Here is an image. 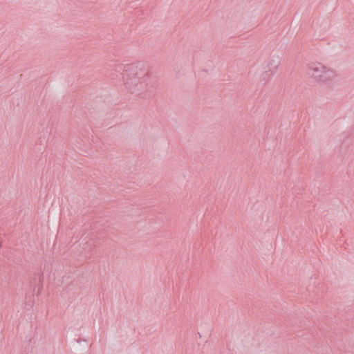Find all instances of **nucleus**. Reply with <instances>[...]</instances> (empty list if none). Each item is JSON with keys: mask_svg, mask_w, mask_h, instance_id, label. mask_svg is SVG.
Instances as JSON below:
<instances>
[{"mask_svg": "<svg viewBox=\"0 0 354 354\" xmlns=\"http://www.w3.org/2000/svg\"><path fill=\"white\" fill-rule=\"evenodd\" d=\"M122 80L129 93L141 97H146L153 87L149 69L142 62L124 65Z\"/></svg>", "mask_w": 354, "mask_h": 354, "instance_id": "nucleus-1", "label": "nucleus"}, {"mask_svg": "<svg viewBox=\"0 0 354 354\" xmlns=\"http://www.w3.org/2000/svg\"><path fill=\"white\" fill-rule=\"evenodd\" d=\"M306 75L315 83L321 86H329L337 77L335 70L318 62H312L307 64Z\"/></svg>", "mask_w": 354, "mask_h": 354, "instance_id": "nucleus-2", "label": "nucleus"}, {"mask_svg": "<svg viewBox=\"0 0 354 354\" xmlns=\"http://www.w3.org/2000/svg\"><path fill=\"white\" fill-rule=\"evenodd\" d=\"M281 63V57L278 55H271L264 62L263 72L261 74V82L264 83L270 80L277 73Z\"/></svg>", "mask_w": 354, "mask_h": 354, "instance_id": "nucleus-3", "label": "nucleus"}, {"mask_svg": "<svg viewBox=\"0 0 354 354\" xmlns=\"http://www.w3.org/2000/svg\"><path fill=\"white\" fill-rule=\"evenodd\" d=\"M93 242H86L84 243L83 250L85 251L84 256L86 257H88V252H91L93 250Z\"/></svg>", "mask_w": 354, "mask_h": 354, "instance_id": "nucleus-4", "label": "nucleus"}, {"mask_svg": "<svg viewBox=\"0 0 354 354\" xmlns=\"http://www.w3.org/2000/svg\"><path fill=\"white\" fill-rule=\"evenodd\" d=\"M114 67H115V69H114V70H115V71H118H118H120V69L122 68V66H115Z\"/></svg>", "mask_w": 354, "mask_h": 354, "instance_id": "nucleus-5", "label": "nucleus"}]
</instances>
